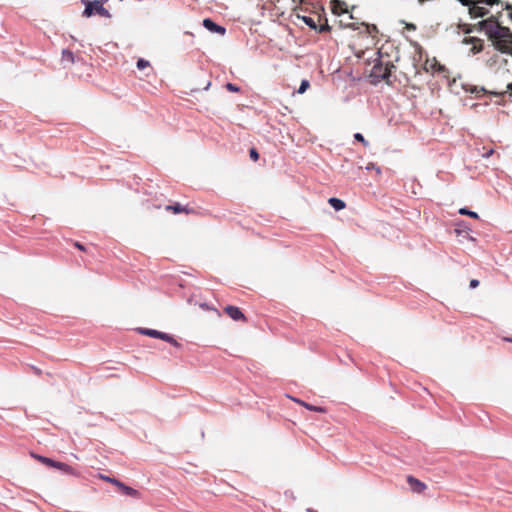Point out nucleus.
Listing matches in <instances>:
<instances>
[{
  "label": "nucleus",
  "mask_w": 512,
  "mask_h": 512,
  "mask_svg": "<svg viewBox=\"0 0 512 512\" xmlns=\"http://www.w3.org/2000/svg\"><path fill=\"white\" fill-rule=\"evenodd\" d=\"M501 96L508 95L509 97H512V83L508 84L506 87V91L499 93Z\"/></svg>",
  "instance_id": "393cba45"
},
{
  "label": "nucleus",
  "mask_w": 512,
  "mask_h": 512,
  "mask_svg": "<svg viewBox=\"0 0 512 512\" xmlns=\"http://www.w3.org/2000/svg\"><path fill=\"white\" fill-rule=\"evenodd\" d=\"M75 246L80 249V250H84V246L82 244H80L79 242H76L75 243Z\"/></svg>",
  "instance_id": "c756f323"
},
{
  "label": "nucleus",
  "mask_w": 512,
  "mask_h": 512,
  "mask_svg": "<svg viewBox=\"0 0 512 512\" xmlns=\"http://www.w3.org/2000/svg\"><path fill=\"white\" fill-rule=\"evenodd\" d=\"M342 5H344V2H341L339 0H335L333 2V6H332V11L334 14H340L342 12H344V10H342Z\"/></svg>",
  "instance_id": "dca6fc26"
},
{
  "label": "nucleus",
  "mask_w": 512,
  "mask_h": 512,
  "mask_svg": "<svg viewBox=\"0 0 512 512\" xmlns=\"http://www.w3.org/2000/svg\"><path fill=\"white\" fill-rule=\"evenodd\" d=\"M34 371H35L36 374H40L41 373L40 369H38V368H34Z\"/></svg>",
  "instance_id": "7c9ffc66"
},
{
  "label": "nucleus",
  "mask_w": 512,
  "mask_h": 512,
  "mask_svg": "<svg viewBox=\"0 0 512 512\" xmlns=\"http://www.w3.org/2000/svg\"><path fill=\"white\" fill-rule=\"evenodd\" d=\"M303 22L311 29L317 30V24L315 20L310 16H303L302 17Z\"/></svg>",
  "instance_id": "2eb2a0df"
},
{
  "label": "nucleus",
  "mask_w": 512,
  "mask_h": 512,
  "mask_svg": "<svg viewBox=\"0 0 512 512\" xmlns=\"http://www.w3.org/2000/svg\"><path fill=\"white\" fill-rule=\"evenodd\" d=\"M85 9L83 11V15L85 17H91L93 15H99L101 17H110L109 11L103 6V4L99 0H84Z\"/></svg>",
  "instance_id": "7ed1b4c3"
},
{
  "label": "nucleus",
  "mask_w": 512,
  "mask_h": 512,
  "mask_svg": "<svg viewBox=\"0 0 512 512\" xmlns=\"http://www.w3.org/2000/svg\"><path fill=\"white\" fill-rule=\"evenodd\" d=\"M54 468H57V469L61 470L65 474H69V475H73V476H79V473L73 467H71L70 465H68L66 463H63V462H58L57 461V463H56Z\"/></svg>",
  "instance_id": "1a4fd4ad"
},
{
  "label": "nucleus",
  "mask_w": 512,
  "mask_h": 512,
  "mask_svg": "<svg viewBox=\"0 0 512 512\" xmlns=\"http://www.w3.org/2000/svg\"><path fill=\"white\" fill-rule=\"evenodd\" d=\"M249 155H250V157H251L254 161L258 160V158H259V154H258V152H257V150H256L255 148H251V149H250V151H249Z\"/></svg>",
  "instance_id": "bb28decb"
},
{
  "label": "nucleus",
  "mask_w": 512,
  "mask_h": 512,
  "mask_svg": "<svg viewBox=\"0 0 512 512\" xmlns=\"http://www.w3.org/2000/svg\"><path fill=\"white\" fill-rule=\"evenodd\" d=\"M395 68V66L387 61L384 63L380 58L377 59L371 69L370 76L375 79L376 82L381 80H385L388 82L389 77L391 75V70Z\"/></svg>",
  "instance_id": "f03ea898"
},
{
  "label": "nucleus",
  "mask_w": 512,
  "mask_h": 512,
  "mask_svg": "<svg viewBox=\"0 0 512 512\" xmlns=\"http://www.w3.org/2000/svg\"><path fill=\"white\" fill-rule=\"evenodd\" d=\"M463 42L466 43V44H469V43L473 44V46L471 48V52L473 54H477V53L481 52L482 49H483V45H482V43H481V41L479 39L470 37V38H465L463 40Z\"/></svg>",
  "instance_id": "6e6552de"
},
{
  "label": "nucleus",
  "mask_w": 512,
  "mask_h": 512,
  "mask_svg": "<svg viewBox=\"0 0 512 512\" xmlns=\"http://www.w3.org/2000/svg\"><path fill=\"white\" fill-rule=\"evenodd\" d=\"M36 459H38L41 463L49 466V467H55L57 461L51 459V458H48V457H45V456H40V455H37L35 456Z\"/></svg>",
  "instance_id": "4468645a"
},
{
  "label": "nucleus",
  "mask_w": 512,
  "mask_h": 512,
  "mask_svg": "<svg viewBox=\"0 0 512 512\" xmlns=\"http://www.w3.org/2000/svg\"><path fill=\"white\" fill-rule=\"evenodd\" d=\"M309 86H310V83L308 80H302V82L298 88V93L303 94Z\"/></svg>",
  "instance_id": "aec40b11"
},
{
  "label": "nucleus",
  "mask_w": 512,
  "mask_h": 512,
  "mask_svg": "<svg viewBox=\"0 0 512 512\" xmlns=\"http://www.w3.org/2000/svg\"><path fill=\"white\" fill-rule=\"evenodd\" d=\"M122 492L128 496H131V497H135V498H138L139 497V491H137L136 489L132 488V487H129L127 485H125L123 483V486H120L119 487Z\"/></svg>",
  "instance_id": "f8f14e48"
},
{
  "label": "nucleus",
  "mask_w": 512,
  "mask_h": 512,
  "mask_svg": "<svg viewBox=\"0 0 512 512\" xmlns=\"http://www.w3.org/2000/svg\"><path fill=\"white\" fill-rule=\"evenodd\" d=\"M139 332L143 335H146V336H149L152 338H158V339L164 340V341L172 344L175 347L181 346L180 343L176 339H174L171 335H169L167 333H164V332H161V331H158L155 329H149V328H140Z\"/></svg>",
  "instance_id": "20e7f679"
},
{
  "label": "nucleus",
  "mask_w": 512,
  "mask_h": 512,
  "mask_svg": "<svg viewBox=\"0 0 512 512\" xmlns=\"http://www.w3.org/2000/svg\"><path fill=\"white\" fill-rule=\"evenodd\" d=\"M209 86H210V82H209V83H207V86L205 87V89H208V88H209Z\"/></svg>",
  "instance_id": "2f4dec72"
},
{
  "label": "nucleus",
  "mask_w": 512,
  "mask_h": 512,
  "mask_svg": "<svg viewBox=\"0 0 512 512\" xmlns=\"http://www.w3.org/2000/svg\"><path fill=\"white\" fill-rule=\"evenodd\" d=\"M478 285H479V281H478L477 279H472V280L470 281V284H469V286H470V288H471V289L476 288Z\"/></svg>",
  "instance_id": "cd10ccee"
},
{
  "label": "nucleus",
  "mask_w": 512,
  "mask_h": 512,
  "mask_svg": "<svg viewBox=\"0 0 512 512\" xmlns=\"http://www.w3.org/2000/svg\"><path fill=\"white\" fill-rule=\"evenodd\" d=\"M100 478L104 481H107L109 483H112L114 484L115 486L117 487H120V486H123V483L115 478H111L109 476H105V475H100Z\"/></svg>",
  "instance_id": "f3484780"
},
{
  "label": "nucleus",
  "mask_w": 512,
  "mask_h": 512,
  "mask_svg": "<svg viewBox=\"0 0 512 512\" xmlns=\"http://www.w3.org/2000/svg\"><path fill=\"white\" fill-rule=\"evenodd\" d=\"M330 26L327 22V19H325V23L324 24H321V25H317V30L319 33H324V32H329L330 31Z\"/></svg>",
  "instance_id": "6ab92c4d"
},
{
  "label": "nucleus",
  "mask_w": 512,
  "mask_h": 512,
  "mask_svg": "<svg viewBox=\"0 0 512 512\" xmlns=\"http://www.w3.org/2000/svg\"><path fill=\"white\" fill-rule=\"evenodd\" d=\"M226 89L230 92H239L240 91V87L236 86L235 84L233 83H227L225 85Z\"/></svg>",
  "instance_id": "4be33fe9"
},
{
  "label": "nucleus",
  "mask_w": 512,
  "mask_h": 512,
  "mask_svg": "<svg viewBox=\"0 0 512 512\" xmlns=\"http://www.w3.org/2000/svg\"><path fill=\"white\" fill-rule=\"evenodd\" d=\"M493 153H494V150H493V149H490V150H489V151H487L483 156H484L485 158H488V157H490Z\"/></svg>",
  "instance_id": "c85d7f7f"
},
{
  "label": "nucleus",
  "mask_w": 512,
  "mask_h": 512,
  "mask_svg": "<svg viewBox=\"0 0 512 512\" xmlns=\"http://www.w3.org/2000/svg\"><path fill=\"white\" fill-rule=\"evenodd\" d=\"M354 139L356 141L361 142L364 146L368 145V141L365 140L364 136L361 133H355L354 134Z\"/></svg>",
  "instance_id": "412c9836"
},
{
  "label": "nucleus",
  "mask_w": 512,
  "mask_h": 512,
  "mask_svg": "<svg viewBox=\"0 0 512 512\" xmlns=\"http://www.w3.org/2000/svg\"><path fill=\"white\" fill-rule=\"evenodd\" d=\"M307 409L311 410V411H318V412H323L324 409L322 407H317V406H313V405H309V404H306V403H302Z\"/></svg>",
  "instance_id": "a878e982"
},
{
  "label": "nucleus",
  "mask_w": 512,
  "mask_h": 512,
  "mask_svg": "<svg viewBox=\"0 0 512 512\" xmlns=\"http://www.w3.org/2000/svg\"><path fill=\"white\" fill-rule=\"evenodd\" d=\"M167 211H172L175 214L178 213H190L192 210L188 209L186 206L181 205L180 203H175L173 205H167L166 206Z\"/></svg>",
  "instance_id": "9d476101"
},
{
  "label": "nucleus",
  "mask_w": 512,
  "mask_h": 512,
  "mask_svg": "<svg viewBox=\"0 0 512 512\" xmlns=\"http://www.w3.org/2000/svg\"><path fill=\"white\" fill-rule=\"evenodd\" d=\"M225 312L233 319V320H244L245 319V316L244 314L242 313V311L236 307V306H232V305H228L225 307Z\"/></svg>",
  "instance_id": "0eeeda50"
},
{
  "label": "nucleus",
  "mask_w": 512,
  "mask_h": 512,
  "mask_svg": "<svg viewBox=\"0 0 512 512\" xmlns=\"http://www.w3.org/2000/svg\"><path fill=\"white\" fill-rule=\"evenodd\" d=\"M203 26L210 32L217 33L220 35H224L226 33V29L223 26L218 25L210 18H205L203 20Z\"/></svg>",
  "instance_id": "39448f33"
},
{
  "label": "nucleus",
  "mask_w": 512,
  "mask_h": 512,
  "mask_svg": "<svg viewBox=\"0 0 512 512\" xmlns=\"http://www.w3.org/2000/svg\"><path fill=\"white\" fill-rule=\"evenodd\" d=\"M328 203L336 210L340 211L345 208V202L339 198L331 197L328 200Z\"/></svg>",
  "instance_id": "9b49d317"
},
{
  "label": "nucleus",
  "mask_w": 512,
  "mask_h": 512,
  "mask_svg": "<svg viewBox=\"0 0 512 512\" xmlns=\"http://www.w3.org/2000/svg\"><path fill=\"white\" fill-rule=\"evenodd\" d=\"M480 27L498 51L512 56V32L509 28L501 26L493 19L481 21Z\"/></svg>",
  "instance_id": "f257e3e1"
},
{
  "label": "nucleus",
  "mask_w": 512,
  "mask_h": 512,
  "mask_svg": "<svg viewBox=\"0 0 512 512\" xmlns=\"http://www.w3.org/2000/svg\"><path fill=\"white\" fill-rule=\"evenodd\" d=\"M366 170H375L378 174L381 173L380 167H378L375 163H369L366 167Z\"/></svg>",
  "instance_id": "5701e85b"
},
{
  "label": "nucleus",
  "mask_w": 512,
  "mask_h": 512,
  "mask_svg": "<svg viewBox=\"0 0 512 512\" xmlns=\"http://www.w3.org/2000/svg\"><path fill=\"white\" fill-rule=\"evenodd\" d=\"M407 483L409 484L410 489L416 493H422L427 488L425 483L421 482L413 476L407 477Z\"/></svg>",
  "instance_id": "423d86ee"
},
{
  "label": "nucleus",
  "mask_w": 512,
  "mask_h": 512,
  "mask_svg": "<svg viewBox=\"0 0 512 512\" xmlns=\"http://www.w3.org/2000/svg\"><path fill=\"white\" fill-rule=\"evenodd\" d=\"M506 341L512 342L511 338H506Z\"/></svg>",
  "instance_id": "473e14b6"
},
{
  "label": "nucleus",
  "mask_w": 512,
  "mask_h": 512,
  "mask_svg": "<svg viewBox=\"0 0 512 512\" xmlns=\"http://www.w3.org/2000/svg\"><path fill=\"white\" fill-rule=\"evenodd\" d=\"M62 62L64 63H74V54L72 51L64 49L62 51Z\"/></svg>",
  "instance_id": "ddd939ff"
},
{
  "label": "nucleus",
  "mask_w": 512,
  "mask_h": 512,
  "mask_svg": "<svg viewBox=\"0 0 512 512\" xmlns=\"http://www.w3.org/2000/svg\"><path fill=\"white\" fill-rule=\"evenodd\" d=\"M149 65V62L145 59H139L137 61V68L144 69Z\"/></svg>",
  "instance_id": "b1692460"
},
{
  "label": "nucleus",
  "mask_w": 512,
  "mask_h": 512,
  "mask_svg": "<svg viewBox=\"0 0 512 512\" xmlns=\"http://www.w3.org/2000/svg\"><path fill=\"white\" fill-rule=\"evenodd\" d=\"M459 214H461V215H467V216L472 217V218H478V217H479V216H478V214H477L476 212L471 211V210H469L468 208H461V209L459 210Z\"/></svg>",
  "instance_id": "a211bd4d"
}]
</instances>
